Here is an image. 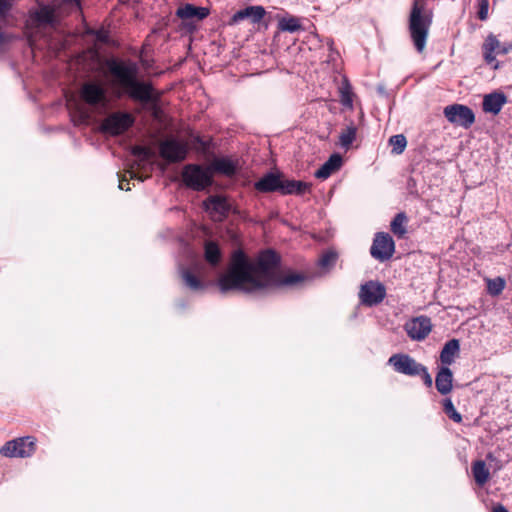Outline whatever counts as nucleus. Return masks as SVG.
I'll return each mask as SVG.
<instances>
[{
    "label": "nucleus",
    "instance_id": "obj_20",
    "mask_svg": "<svg viewBox=\"0 0 512 512\" xmlns=\"http://www.w3.org/2000/svg\"><path fill=\"white\" fill-rule=\"evenodd\" d=\"M460 343L458 339H451L445 343L440 352V361L444 367L451 365L459 355Z\"/></svg>",
    "mask_w": 512,
    "mask_h": 512
},
{
    "label": "nucleus",
    "instance_id": "obj_9",
    "mask_svg": "<svg viewBox=\"0 0 512 512\" xmlns=\"http://www.w3.org/2000/svg\"><path fill=\"white\" fill-rule=\"evenodd\" d=\"M134 123V118L127 112H114L102 122V129L112 135H118L126 131Z\"/></svg>",
    "mask_w": 512,
    "mask_h": 512
},
{
    "label": "nucleus",
    "instance_id": "obj_39",
    "mask_svg": "<svg viewBox=\"0 0 512 512\" xmlns=\"http://www.w3.org/2000/svg\"><path fill=\"white\" fill-rule=\"evenodd\" d=\"M423 378V381H424V384L427 386V387H431L432 386V377L431 375L428 373L427 371V368L424 366V371H421V374H420Z\"/></svg>",
    "mask_w": 512,
    "mask_h": 512
},
{
    "label": "nucleus",
    "instance_id": "obj_15",
    "mask_svg": "<svg viewBox=\"0 0 512 512\" xmlns=\"http://www.w3.org/2000/svg\"><path fill=\"white\" fill-rule=\"evenodd\" d=\"M483 54L485 61L487 64L493 65V68H498V63L496 62L497 54H506L508 49L503 46L497 37L493 34H490L485 39L483 44Z\"/></svg>",
    "mask_w": 512,
    "mask_h": 512
},
{
    "label": "nucleus",
    "instance_id": "obj_22",
    "mask_svg": "<svg viewBox=\"0 0 512 512\" xmlns=\"http://www.w3.org/2000/svg\"><path fill=\"white\" fill-rule=\"evenodd\" d=\"M342 157L339 154H333L330 158L315 172V177L327 179L332 173L340 169Z\"/></svg>",
    "mask_w": 512,
    "mask_h": 512
},
{
    "label": "nucleus",
    "instance_id": "obj_26",
    "mask_svg": "<svg viewBox=\"0 0 512 512\" xmlns=\"http://www.w3.org/2000/svg\"><path fill=\"white\" fill-rule=\"evenodd\" d=\"M472 474L475 482L480 486L484 485L490 477L489 470L487 469L485 462L482 460H478L473 464Z\"/></svg>",
    "mask_w": 512,
    "mask_h": 512
},
{
    "label": "nucleus",
    "instance_id": "obj_10",
    "mask_svg": "<svg viewBox=\"0 0 512 512\" xmlns=\"http://www.w3.org/2000/svg\"><path fill=\"white\" fill-rule=\"evenodd\" d=\"M395 251V243L392 237L387 233H377L370 253L373 258L380 262L389 260Z\"/></svg>",
    "mask_w": 512,
    "mask_h": 512
},
{
    "label": "nucleus",
    "instance_id": "obj_43",
    "mask_svg": "<svg viewBox=\"0 0 512 512\" xmlns=\"http://www.w3.org/2000/svg\"><path fill=\"white\" fill-rule=\"evenodd\" d=\"M127 173L129 174V177H130L131 179L138 178V177H137L136 172H135V171H133V170H129V171H127Z\"/></svg>",
    "mask_w": 512,
    "mask_h": 512
},
{
    "label": "nucleus",
    "instance_id": "obj_34",
    "mask_svg": "<svg viewBox=\"0 0 512 512\" xmlns=\"http://www.w3.org/2000/svg\"><path fill=\"white\" fill-rule=\"evenodd\" d=\"M444 412L448 415L450 419H452L456 423H460L462 421V416L455 409L451 399L447 398L443 402Z\"/></svg>",
    "mask_w": 512,
    "mask_h": 512
},
{
    "label": "nucleus",
    "instance_id": "obj_25",
    "mask_svg": "<svg viewBox=\"0 0 512 512\" xmlns=\"http://www.w3.org/2000/svg\"><path fill=\"white\" fill-rule=\"evenodd\" d=\"M211 171L223 174L225 176H233L237 171V164L229 158L215 159L210 167Z\"/></svg>",
    "mask_w": 512,
    "mask_h": 512
},
{
    "label": "nucleus",
    "instance_id": "obj_42",
    "mask_svg": "<svg viewBox=\"0 0 512 512\" xmlns=\"http://www.w3.org/2000/svg\"><path fill=\"white\" fill-rule=\"evenodd\" d=\"M8 40H9V37H8L6 34H4V33L0 32V47H1L4 43H6Z\"/></svg>",
    "mask_w": 512,
    "mask_h": 512
},
{
    "label": "nucleus",
    "instance_id": "obj_41",
    "mask_svg": "<svg viewBox=\"0 0 512 512\" xmlns=\"http://www.w3.org/2000/svg\"><path fill=\"white\" fill-rule=\"evenodd\" d=\"M492 512H509L503 505L497 504L493 507Z\"/></svg>",
    "mask_w": 512,
    "mask_h": 512
},
{
    "label": "nucleus",
    "instance_id": "obj_2",
    "mask_svg": "<svg viewBox=\"0 0 512 512\" xmlns=\"http://www.w3.org/2000/svg\"><path fill=\"white\" fill-rule=\"evenodd\" d=\"M106 67L113 77V84L132 100L141 103H154L157 96L150 83L138 79L139 68L135 62L110 59Z\"/></svg>",
    "mask_w": 512,
    "mask_h": 512
},
{
    "label": "nucleus",
    "instance_id": "obj_36",
    "mask_svg": "<svg viewBox=\"0 0 512 512\" xmlns=\"http://www.w3.org/2000/svg\"><path fill=\"white\" fill-rule=\"evenodd\" d=\"M337 258V254L335 252H326L321 256L319 259V265L323 268H328L332 265H334Z\"/></svg>",
    "mask_w": 512,
    "mask_h": 512
},
{
    "label": "nucleus",
    "instance_id": "obj_30",
    "mask_svg": "<svg viewBox=\"0 0 512 512\" xmlns=\"http://www.w3.org/2000/svg\"><path fill=\"white\" fill-rule=\"evenodd\" d=\"M506 285L505 280L502 277H496L494 279L487 280V290L492 296H497L502 293Z\"/></svg>",
    "mask_w": 512,
    "mask_h": 512
},
{
    "label": "nucleus",
    "instance_id": "obj_4",
    "mask_svg": "<svg viewBox=\"0 0 512 512\" xmlns=\"http://www.w3.org/2000/svg\"><path fill=\"white\" fill-rule=\"evenodd\" d=\"M182 178L188 187L197 191L204 190L213 183V173L210 167L203 168L196 164L186 165L183 168Z\"/></svg>",
    "mask_w": 512,
    "mask_h": 512
},
{
    "label": "nucleus",
    "instance_id": "obj_38",
    "mask_svg": "<svg viewBox=\"0 0 512 512\" xmlns=\"http://www.w3.org/2000/svg\"><path fill=\"white\" fill-rule=\"evenodd\" d=\"M478 18L482 21L488 18L489 0H478Z\"/></svg>",
    "mask_w": 512,
    "mask_h": 512
},
{
    "label": "nucleus",
    "instance_id": "obj_40",
    "mask_svg": "<svg viewBox=\"0 0 512 512\" xmlns=\"http://www.w3.org/2000/svg\"><path fill=\"white\" fill-rule=\"evenodd\" d=\"M125 182H126V179H120V180H119V186H118V187H119V189H121V190L129 191V190H130V187H129V186H127V184H125Z\"/></svg>",
    "mask_w": 512,
    "mask_h": 512
},
{
    "label": "nucleus",
    "instance_id": "obj_6",
    "mask_svg": "<svg viewBox=\"0 0 512 512\" xmlns=\"http://www.w3.org/2000/svg\"><path fill=\"white\" fill-rule=\"evenodd\" d=\"M80 98L94 108L104 109L108 105L106 89L97 81L85 82L80 88Z\"/></svg>",
    "mask_w": 512,
    "mask_h": 512
},
{
    "label": "nucleus",
    "instance_id": "obj_7",
    "mask_svg": "<svg viewBox=\"0 0 512 512\" xmlns=\"http://www.w3.org/2000/svg\"><path fill=\"white\" fill-rule=\"evenodd\" d=\"M179 272L183 283L192 291H200L205 287V266L200 260H193L189 266H181Z\"/></svg>",
    "mask_w": 512,
    "mask_h": 512
},
{
    "label": "nucleus",
    "instance_id": "obj_5",
    "mask_svg": "<svg viewBox=\"0 0 512 512\" xmlns=\"http://www.w3.org/2000/svg\"><path fill=\"white\" fill-rule=\"evenodd\" d=\"M35 449L36 439L31 436H26L5 443L0 449V454L9 458H26L32 456Z\"/></svg>",
    "mask_w": 512,
    "mask_h": 512
},
{
    "label": "nucleus",
    "instance_id": "obj_3",
    "mask_svg": "<svg viewBox=\"0 0 512 512\" xmlns=\"http://www.w3.org/2000/svg\"><path fill=\"white\" fill-rule=\"evenodd\" d=\"M431 16L424 8V3L415 0L409 18V31L414 46L418 52H422L426 46Z\"/></svg>",
    "mask_w": 512,
    "mask_h": 512
},
{
    "label": "nucleus",
    "instance_id": "obj_16",
    "mask_svg": "<svg viewBox=\"0 0 512 512\" xmlns=\"http://www.w3.org/2000/svg\"><path fill=\"white\" fill-rule=\"evenodd\" d=\"M204 205L206 210L209 211L212 217L217 221H222L227 217L231 209V205L228 200L219 195L210 196L204 202Z\"/></svg>",
    "mask_w": 512,
    "mask_h": 512
},
{
    "label": "nucleus",
    "instance_id": "obj_19",
    "mask_svg": "<svg viewBox=\"0 0 512 512\" xmlns=\"http://www.w3.org/2000/svg\"><path fill=\"white\" fill-rule=\"evenodd\" d=\"M453 374L449 367H442L438 371L435 379L437 391L442 395H447L452 390Z\"/></svg>",
    "mask_w": 512,
    "mask_h": 512
},
{
    "label": "nucleus",
    "instance_id": "obj_31",
    "mask_svg": "<svg viewBox=\"0 0 512 512\" xmlns=\"http://www.w3.org/2000/svg\"><path fill=\"white\" fill-rule=\"evenodd\" d=\"M389 143L392 146V153L396 155L401 154L407 145L406 138L402 134H397L390 137Z\"/></svg>",
    "mask_w": 512,
    "mask_h": 512
},
{
    "label": "nucleus",
    "instance_id": "obj_14",
    "mask_svg": "<svg viewBox=\"0 0 512 512\" xmlns=\"http://www.w3.org/2000/svg\"><path fill=\"white\" fill-rule=\"evenodd\" d=\"M431 329V320L426 316L413 318L405 324V330L408 336L417 341L425 339L431 332Z\"/></svg>",
    "mask_w": 512,
    "mask_h": 512
},
{
    "label": "nucleus",
    "instance_id": "obj_23",
    "mask_svg": "<svg viewBox=\"0 0 512 512\" xmlns=\"http://www.w3.org/2000/svg\"><path fill=\"white\" fill-rule=\"evenodd\" d=\"M310 185L303 181L284 179L281 176L280 190L282 194H297L301 195L307 192Z\"/></svg>",
    "mask_w": 512,
    "mask_h": 512
},
{
    "label": "nucleus",
    "instance_id": "obj_18",
    "mask_svg": "<svg viewBox=\"0 0 512 512\" xmlns=\"http://www.w3.org/2000/svg\"><path fill=\"white\" fill-rule=\"evenodd\" d=\"M507 102V97L502 92H494L484 96L483 110L493 115H497L503 105Z\"/></svg>",
    "mask_w": 512,
    "mask_h": 512
},
{
    "label": "nucleus",
    "instance_id": "obj_32",
    "mask_svg": "<svg viewBox=\"0 0 512 512\" xmlns=\"http://www.w3.org/2000/svg\"><path fill=\"white\" fill-rule=\"evenodd\" d=\"M279 27L282 31H287V32L293 33V32L300 30L301 25L297 18L289 17V18H283L279 22Z\"/></svg>",
    "mask_w": 512,
    "mask_h": 512
},
{
    "label": "nucleus",
    "instance_id": "obj_24",
    "mask_svg": "<svg viewBox=\"0 0 512 512\" xmlns=\"http://www.w3.org/2000/svg\"><path fill=\"white\" fill-rule=\"evenodd\" d=\"M209 14L208 9L203 7H196L192 4H186L178 8L176 15L181 19H193L202 20Z\"/></svg>",
    "mask_w": 512,
    "mask_h": 512
},
{
    "label": "nucleus",
    "instance_id": "obj_37",
    "mask_svg": "<svg viewBox=\"0 0 512 512\" xmlns=\"http://www.w3.org/2000/svg\"><path fill=\"white\" fill-rule=\"evenodd\" d=\"M18 0H0V18H5Z\"/></svg>",
    "mask_w": 512,
    "mask_h": 512
},
{
    "label": "nucleus",
    "instance_id": "obj_29",
    "mask_svg": "<svg viewBox=\"0 0 512 512\" xmlns=\"http://www.w3.org/2000/svg\"><path fill=\"white\" fill-rule=\"evenodd\" d=\"M406 222V215L404 213H398L391 222V231L399 238L403 237L406 233Z\"/></svg>",
    "mask_w": 512,
    "mask_h": 512
},
{
    "label": "nucleus",
    "instance_id": "obj_27",
    "mask_svg": "<svg viewBox=\"0 0 512 512\" xmlns=\"http://www.w3.org/2000/svg\"><path fill=\"white\" fill-rule=\"evenodd\" d=\"M357 128L354 124L347 126L339 135V144L348 150L356 139Z\"/></svg>",
    "mask_w": 512,
    "mask_h": 512
},
{
    "label": "nucleus",
    "instance_id": "obj_13",
    "mask_svg": "<svg viewBox=\"0 0 512 512\" xmlns=\"http://www.w3.org/2000/svg\"><path fill=\"white\" fill-rule=\"evenodd\" d=\"M159 151L162 158L169 162H179L185 159L188 152L187 145L175 139H166L160 142Z\"/></svg>",
    "mask_w": 512,
    "mask_h": 512
},
{
    "label": "nucleus",
    "instance_id": "obj_8",
    "mask_svg": "<svg viewBox=\"0 0 512 512\" xmlns=\"http://www.w3.org/2000/svg\"><path fill=\"white\" fill-rule=\"evenodd\" d=\"M444 115L447 120L464 128H469L475 121L473 111L461 104H453L444 108Z\"/></svg>",
    "mask_w": 512,
    "mask_h": 512
},
{
    "label": "nucleus",
    "instance_id": "obj_17",
    "mask_svg": "<svg viewBox=\"0 0 512 512\" xmlns=\"http://www.w3.org/2000/svg\"><path fill=\"white\" fill-rule=\"evenodd\" d=\"M265 15V10L261 6H250L237 11L230 20V25H235L244 19H250L252 23H258Z\"/></svg>",
    "mask_w": 512,
    "mask_h": 512
},
{
    "label": "nucleus",
    "instance_id": "obj_21",
    "mask_svg": "<svg viewBox=\"0 0 512 512\" xmlns=\"http://www.w3.org/2000/svg\"><path fill=\"white\" fill-rule=\"evenodd\" d=\"M281 175L268 173L255 183V189L259 192H273L280 190Z\"/></svg>",
    "mask_w": 512,
    "mask_h": 512
},
{
    "label": "nucleus",
    "instance_id": "obj_1",
    "mask_svg": "<svg viewBox=\"0 0 512 512\" xmlns=\"http://www.w3.org/2000/svg\"><path fill=\"white\" fill-rule=\"evenodd\" d=\"M279 257L273 251H265L256 261H251L241 250L232 254L226 273L218 278L222 293L231 290L253 293L268 287L294 286L304 280V276L289 272L284 274L279 268Z\"/></svg>",
    "mask_w": 512,
    "mask_h": 512
},
{
    "label": "nucleus",
    "instance_id": "obj_35",
    "mask_svg": "<svg viewBox=\"0 0 512 512\" xmlns=\"http://www.w3.org/2000/svg\"><path fill=\"white\" fill-rule=\"evenodd\" d=\"M36 19L40 24H51L54 20V15L52 10L47 7L41 8L36 13Z\"/></svg>",
    "mask_w": 512,
    "mask_h": 512
},
{
    "label": "nucleus",
    "instance_id": "obj_33",
    "mask_svg": "<svg viewBox=\"0 0 512 512\" xmlns=\"http://www.w3.org/2000/svg\"><path fill=\"white\" fill-rule=\"evenodd\" d=\"M341 102L345 106H352V91L349 82L344 79L339 87Z\"/></svg>",
    "mask_w": 512,
    "mask_h": 512
},
{
    "label": "nucleus",
    "instance_id": "obj_11",
    "mask_svg": "<svg viewBox=\"0 0 512 512\" xmlns=\"http://www.w3.org/2000/svg\"><path fill=\"white\" fill-rule=\"evenodd\" d=\"M388 363L393 366L396 372L408 376H418L421 371H424V365L407 354H394L389 358Z\"/></svg>",
    "mask_w": 512,
    "mask_h": 512
},
{
    "label": "nucleus",
    "instance_id": "obj_12",
    "mask_svg": "<svg viewBox=\"0 0 512 512\" xmlns=\"http://www.w3.org/2000/svg\"><path fill=\"white\" fill-rule=\"evenodd\" d=\"M386 296V289L383 284L377 281H369L361 285L359 298L366 306H374L383 301Z\"/></svg>",
    "mask_w": 512,
    "mask_h": 512
},
{
    "label": "nucleus",
    "instance_id": "obj_28",
    "mask_svg": "<svg viewBox=\"0 0 512 512\" xmlns=\"http://www.w3.org/2000/svg\"><path fill=\"white\" fill-rule=\"evenodd\" d=\"M205 260L212 266L220 262L221 251L216 243L211 241L205 243Z\"/></svg>",
    "mask_w": 512,
    "mask_h": 512
}]
</instances>
